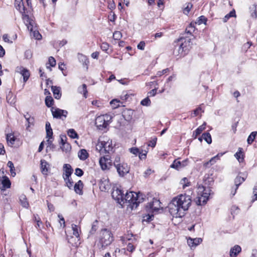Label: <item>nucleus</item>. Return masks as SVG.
<instances>
[{"mask_svg":"<svg viewBox=\"0 0 257 257\" xmlns=\"http://www.w3.org/2000/svg\"><path fill=\"white\" fill-rule=\"evenodd\" d=\"M191 202V197L190 195L181 194L174 198L170 203L169 212L174 217H182L190 206Z\"/></svg>","mask_w":257,"mask_h":257,"instance_id":"f257e3e1","label":"nucleus"},{"mask_svg":"<svg viewBox=\"0 0 257 257\" xmlns=\"http://www.w3.org/2000/svg\"><path fill=\"white\" fill-rule=\"evenodd\" d=\"M213 181L212 178H208L205 179L204 185H199L197 188L198 197L196 200V204L198 205H203L206 203L209 197L213 193L211 190L210 185H212Z\"/></svg>","mask_w":257,"mask_h":257,"instance_id":"f03ea898","label":"nucleus"},{"mask_svg":"<svg viewBox=\"0 0 257 257\" xmlns=\"http://www.w3.org/2000/svg\"><path fill=\"white\" fill-rule=\"evenodd\" d=\"M145 197L144 194L140 192L130 191L126 192L124 196V203H129L132 208H137L140 203L144 201Z\"/></svg>","mask_w":257,"mask_h":257,"instance_id":"7ed1b4c3","label":"nucleus"},{"mask_svg":"<svg viewBox=\"0 0 257 257\" xmlns=\"http://www.w3.org/2000/svg\"><path fill=\"white\" fill-rule=\"evenodd\" d=\"M23 20L33 37L37 40L41 39L42 36L38 31L36 24L33 18H30L28 15H23Z\"/></svg>","mask_w":257,"mask_h":257,"instance_id":"20e7f679","label":"nucleus"},{"mask_svg":"<svg viewBox=\"0 0 257 257\" xmlns=\"http://www.w3.org/2000/svg\"><path fill=\"white\" fill-rule=\"evenodd\" d=\"M112 117L110 115L105 114L97 116L95 119V125L100 130L105 128L111 121Z\"/></svg>","mask_w":257,"mask_h":257,"instance_id":"39448f33","label":"nucleus"},{"mask_svg":"<svg viewBox=\"0 0 257 257\" xmlns=\"http://www.w3.org/2000/svg\"><path fill=\"white\" fill-rule=\"evenodd\" d=\"M113 241V236L111 232L107 229H102L100 233L99 242L102 247L109 245Z\"/></svg>","mask_w":257,"mask_h":257,"instance_id":"423d86ee","label":"nucleus"},{"mask_svg":"<svg viewBox=\"0 0 257 257\" xmlns=\"http://www.w3.org/2000/svg\"><path fill=\"white\" fill-rule=\"evenodd\" d=\"M178 43L179 45L178 54H180L181 56H184L188 53L190 48V39H186L181 37L178 40Z\"/></svg>","mask_w":257,"mask_h":257,"instance_id":"0eeeda50","label":"nucleus"},{"mask_svg":"<svg viewBox=\"0 0 257 257\" xmlns=\"http://www.w3.org/2000/svg\"><path fill=\"white\" fill-rule=\"evenodd\" d=\"M114 165L115 167L117 172L120 176H123L125 174L128 173L130 171V168L127 164L125 163H117V160L114 161Z\"/></svg>","mask_w":257,"mask_h":257,"instance_id":"6e6552de","label":"nucleus"},{"mask_svg":"<svg viewBox=\"0 0 257 257\" xmlns=\"http://www.w3.org/2000/svg\"><path fill=\"white\" fill-rule=\"evenodd\" d=\"M99 163L102 170H109L112 165L110 157L108 155L100 157Z\"/></svg>","mask_w":257,"mask_h":257,"instance_id":"1a4fd4ad","label":"nucleus"},{"mask_svg":"<svg viewBox=\"0 0 257 257\" xmlns=\"http://www.w3.org/2000/svg\"><path fill=\"white\" fill-rule=\"evenodd\" d=\"M160 208H161L160 201L154 198L153 201L149 203L146 206L147 211L153 213L158 211Z\"/></svg>","mask_w":257,"mask_h":257,"instance_id":"9d476101","label":"nucleus"},{"mask_svg":"<svg viewBox=\"0 0 257 257\" xmlns=\"http://www.w3.org/2000/svg\"><path fill=\"white\" fill-rule=\"evenodd\" d=\"M96 149H99L100 152H102V150H103L105 152L109 153V152L111 151L112 149L111 142H109V141H102L101 142H99L96 146Z\"/></svg>","mask_w":257,"mask_h":257,"instance_id":"9b49d317","label":"nucleus"},{"mask_svg":"<svg viewBox=\"0 0 257 257\" xmlns=\"http://www.w3.org/2000/svg\"><path fill=\"white\" fill-rule=\"evenodd\" d=\"M112 197L120 204L124 203V194L120 189H116L112 192Z\"/></svg>","mask_w":257,"mask_h":257,"instance_id":"f8f14e48","label":"nucleus"},{"mask_svg":"<svg viewBox=\"0 0 257 257\" xmlns=\"http://www.w3.org/2000/svg\"><path fill=\"white\" fill-rule=\"evenodd\" d=\"M245 177L239 175L235 178L234 181V186L232 187L231 190V194L232 196L235 194L238 187L245 180Z\"/></svg>","mask_w":257,"mask_h":257,"instance_id":"ddd939ff","label":"nucleus"},{"mask_svg":"<svg viewBox=\"0 0 257 257\" xmlns=\"http://www.w3.org/2000/svg\"><path fill=\"white\" fill-rule=\"evenodd\" d=\"M16 72L22 75L23 77L24 82H26L28 80L30 75L29 71L22 66L17 67L16 69Z\"/></svg>","mask_w":257,"mask_h":257,"instance_id":"4468645a","label":"nucleus"},{"mask_svg":"<svg viewBox=\"0 0 257 257\" xmlns=\"http://www.w3.org/2000/svg\"><path fill=\"white\" fill-rule=\"evenodd\" d=\"M188 164V160L186 159L182 161H180L178 160H175L174 161L172 164L171 165V167L172 168L176 169L178 170L181 168L186 166Z\"/></svg>","mask_w":257,"mask_h":257,"instance_id":"2eb2a0df","label":"nucleus"},{"mask_svg":"<svg viewBox=\"0 0 257 257\" xmlns=\"http://www.w3.org/2000/svg\"><path fill=\"white\" fill-rule=\"evenodd\" d=\"M52 114L55 118H61L62 116L66 117L68 113L67 111L65 110L56 108L54 110H52Z\"/></svg>","mask_w":257,"mask_h":257,"instance_id":"dca6fc26","label":"nucleus"},{"mask_svg":"<svg viewBox=\"0 0 257 257\" xmlns=\"http://www.w3.org/2000/svg\"><path fill=\"white\" fill-rule=\"evenodd\" d=\"M202 241L201 238H192L189 237L187 239V243L191 248L195 247Z\"/></svg>","mask_w":257,"mask_h":257,"instance_id":"f3484780","label":"nucleus"},{"mask_svg":"<svg viewBox=\"0 0 257 257\" xmlns=\"http://www.w3.org/2000/svg\"><path fill=\"white\" fill-rule=\"evenodd\" d=\"M63 170L64 173L63 174V178L70 177L73 172L71 166L69 164H64Z\"/></svg>","mask_w":257,"mask_h":257,"instance_id":"a211bd4d","label":"nucleus"},{"mask_svg":"<svg viewBox=\"0 0 257 257\" xmlns=\"http://www.w3.org/2000/svg\"><path fill=\"white\" fill-rule=\"evenodd\" d=\"M15 5L17 10H18L22 14V17L23 16V15H26L25 14V8L24 6L23 0H15Z\"/></svg>","mask_w":257,"mask_h":257,"instance_id":"6ab92c4d","label":"nucleus"},{"mask_svg":"<svg viewBox=\"0 0 257 257\" xmlns=\"http://www.w3.org/2000/svg\"><path fill=\"white\" fill-rule=\"evenodd\" d=\"M83 187V184L81 180H79L74 186V190L75 192L79 194L82 195L83 194L82 189Z\"/></svg>","mask_w":257,"mask_h":257,"instance_id":"aec40b11","label":"nucleus"},{"mask_svg":"<svg viewBox=\"0 0 257 257\" xmlns=\"http://www.w3.org/2000/svg\"><path fill=\"white\" fill-rule=\"evenodd\" d=\"M241 250V247L238 245H235L233 247L231 248L230 250V256L231 257H236Z\"/></svg>","mask_w":257,"mask_h":257,"instance_id":"412c9836","label":"nucleus"},{"mask_svg":"<svg viewBox=\"0 0 257 257\" xmlns=\"http://www.w3.org/2000/svg\"><path fill=\"white\" fill-rule=\"evenodd\" d=\"M51 90L53 93L55 98L59 99L61 96V93L60 92V87L56 86H52L51 87Z\"/></svg>","mask_w":257,"mask_h":257,"instance_id":"4be33fe9","label":"nucleus"},{"mask_svg":"<svg viewBox=\"0 0 257 257\" xmlns=\"http://www.w3.org/2000/svg\"><path fill=\"white\" fill-rule=\"evenodd\" d=\"M133 113L134 111L131 109L125 110L122 112V116L126 120L130 121L133 117Z\"/></svg>","mask_w":257,"mask_h":257,"instance_id":"5701e85b","label":"nucleus"},{"mask_svg":"<svg viewBox=\"0 0 257 257\" xmlns=\"http://www.w3.org/2000/svg\"><path fill=\"white\" fill-rule=\"evenodd\" d=\"M46 138L53 139V131L49 122L46 123Z\"/></svg>","mask_w":257,"mask_h":257,"instance_id":"b1692460","label":"nucleus"},{"mask_svg":"<svg viewBox=\"0 0 257 257\" xmlns=\"http://www.w3.org/2000/svg\"><path fill=\"white\" fill-rule=\"evenodd\" d=\"M1 183L3 185V188L4 189L9 188H10L11 185L10 180L7 176L3 177L2 180L1 181Z\"/></svg>","mask_w":257,"mask_h":257,"instance_id":"393cba45","label":"nucleus"},{"mask_svg":"<svg viewBox=\"0 0 257 257\" xmlns=\"http://www.w3.org/2000/svg\"><path fill=\"white\" fill-rule=\"evenodd\" d=\"M78 156L81 160L84 161L88 158L89 155L86 150L81 149L78 152Z\"/></svg>","mask_w":257,"mask_h":257,"instance_id":"a878e982","label":"nucleus"},{"mask_svg":"<svg viewBox=\"0 0 257 257\" xmlns=\"http://www.w3.org/2000/svg\"><path fill=\"white\" fill-rule=\"evenodd\" d=\"M99 188L101 191H106L108 190L109 188V185L108 184V181L106 180L104 181L101 180L99 183Z\"/></svg>","mask_w":257,"mask_h":257,"instance_id":"bb28decb","label":"nucleus"},{"mask_svg":"<svg viewBox=\"0 0 257 257\" xmlns=\"http://www.w3.org/2000/svg\"><path fill=\"white\" fill-rule=\"evenodd\" d=\"M48 166L49 165L45 160H42L41 161V172L44 175H46L48 171Z\"/></svg>","mask_w":257,"mask_h":257,"instance_id":"cd10ccee","label":"nucleus"},{"mask_svg":"<svg viewBox=\"0 0 257 257\" xmlns=\"http://www.w3.org/2000/svg\"><path fill=\"white\" fill-rule=\"evenodd\" d=\"M7 143L9 146H12L15 142L16 138L13 134H8L6 135Z\"/></svg>","mask_w":257,"mask_h":257,"instance_id":"c85d7f7f","label":"nucleus"},{"mask_svg":"<svg viewBox=\"0 0 257 257\" xmlns=\"http://www.w3.org/2000/svg\"><path fill=\"white\" fill-rule=\"evenodd\" d=\"M206 123L204 122L203 124L199 126L193 133V136L194 137V138H196V137L199 135L205 128Z\"/></svg>","mask_w":257,"mask_h":257,"instance_id":"c756f323","label":"nucleus"},{"mask_svg":"<svg viewBox=\"0 0 257 257\" xmlns=\"http://www.w3.org/2000/svg\"><path fill=\"white\" fill-rule=\"evenodd\" d=\"M24 116L25 117V119H26L28 125L27 126V130L28 129L29 127L31 126L32 125H34V118L33 117H31L30 116H28V114L26 115H24Z\"/></svg>","mask_w":257,"mask_h":257,"instance_id":"7c9ffc66","label":"nucleus"},{"mask_svg":"<svg viewBox=\"0 0 257 257\" xmlns=\"http://www.w3.org/2000/svg\"><path fill=\"white\" fill-rule=\"evenodd\" d=\"M20 201L24 207L28 208L29 207V204L25 195H21L20 197Z\"/></svg>","mask_w":257,"mask_h":257,"instance_id":"2f4dec72","label":"nucleus"},{"mask_svg":"<svg viewBox=\"0 0 257 257\" xmlns=\"http://www.w3.org/2000/svg\"><path fill=\"white\" fill-rule=\"evenodd\" d=\"M78 90L79 93H83L84 97H87V90L86 84H83L81 86L78 88Z\"/></svg>","mask_w":257,"mask_h":257,"instance_id":"473e14b6","label":"nucleus"},{"mask_svg":"<svg viewBox=\"0 0 257 257\" xmlns=\"http://www.w3.org/2000/svg\"><path fill=\"white\" fill-rule=\"evenodd\" d=\"M203 139L208 144H210L212 142V139L210 134L209 133H204L202 134Z\"/></svg>","mask_w":257,"mask_h":257,"instance_id":"72a5a7b5","label":"nucleus"},{"mask_svg":"<svg viewBox=\"0 0 257 257\" xmlns=\"http://www.w3.org/2000/svg\"><path fill=\"white\" fill-rule=\"evenodd\" d=\"M257 132H253L250 134L247 140V142L248 144L250 145L252 143L255 138Z\"/></svg>","mask_w":257,"mask_h":257,"instance_id":"f704fd0d","label":"nucleus"},{"mask_svg":"<svg viewBox=\"0 0 257 257\" xmlns=\"http://www.w3.org/2000/svg\"><path fill=\"white\" fill-rule=\"evenodd\" d=\"M68 135L72 139H78V136L74 129H69L67 132Z\"/></svg>","mask_w":257,"mask_h":257,"instance_id":"c9c22d12","label":"nucleus"},{"mask_svg":"<svg viewBox=\"0 0 257 257\" xmlns=\"http://www.w3.org/2000/svg\"><path fill=\"white\" fill-rule=\"evenodd\" d=\"M63 179L66 183V186L70 189H71L72 188V187H73V182L72 180V179L71 178H70V177H68V178L67 177H65V178H63Z\"/></svg>","mask_w":257,"mask_h":257,"instance_id":"e433bc0d","label":"nucleus"},{"mask_svg":"<svg viewBox=\"0 0 257 257\" xmlns=\"http://www.w3.org/2000/svg\"><path fill=\"white\" fill-rule=\"evenodd\" d=\"M72 229L73 230V235L76 237L79 238V230H78V227L77 225L72 224Z\"/></svg>","mask_w":257,"mask_h":257,"instance_id":"4c0bfd02","label":"nucleus"},{"mask_svg":"<svg viewBox=\"0 0 257 257\" xmlns=\"http://www.w3.org/2000/svg\"><path fill=\"white\" fill-rule=\"evenodd\" d=\"M54 100L51 96H46L45 98V103L47 106L50 107L53 104Z\"/></svg>","mask_w":257,"mask_h":257,"instance_id":"58836bf2","label":"nucleus"},{"mask_svg":"<svg viewBox=\"0 0 257 257\" xmlns=\"http://www.w3.org/2000/svg\"><path fill=\"white\" fill-rule=\"evenodd\" d=\"M242 149L241 148H239L238 149V151L237 152H236L234 155L235 157L236 158V159L239 162H241L243 160V158L241 159V155H242Z\"/></svg>","mask_w":257,"mask_h":257,"instance_id":"ea45409f","label":"nucleus"},{"mask_svg":"<svg viewBox=\"0 0 257 257\" xmlns=\"http://www.w3.org/2000/svg\"><path fill=\"white\" fill-rule=\"evenodd\" d=\"M120 101L116 99H113L110 102V104L113 108H115L119 107L120 106Z\"/></svg>","mask_w":257,"mask_h":257,"instance_id":"a19ab883","label":"nucleus"},{"mask_svg":"<svg viewBox=\"0 0 257 257\" xmlns=\"http://www.w3.org/2000/svg\"><path fill=\"white\" fill-rule=\"evenodd\" d=\"M8 166L10 168L11 175L13 176H15L16 175V173L15 172V167L13 162L11 161H9L8 163Z\"/></svg>","mask_w":257,"mask_h":257,"instance_id":"79ce46f5","label":"nucleus"},{"mask_svg":"<svg viewBox=\"0 0 257 257\" xmlns=\"http://www.w3.org/2000/svg\"><path fill=\"white\" fill-rule=\"evenodd\" d=\"M206 21L207 19L205 18V17L204 16H201L198 18L196 24H198V25H201L203 23L205 24Z\"/></svg>","mask_w":257,"mask_h":257,"instance_id":"37998d69","label":"nucleus"},{"mask_svg":"<svg viewBox=\"0 0 257 257\" xmlns=\"http://www.w3.org/2000/svg\"><path fill=\"white\" fill-rule=\"evenodd\" d=\"M122 37V34L119 31H115L113 34V38L114 40H119Z\"/></svg>","mask_w":257,"mask_h":257,"instance_id":"c03bdc74","label":"nucleus"},{"mask_svg":"<svg viewBox=\"0 0 257 257\" xmlns=\"http://www.w3.org/2000/svg\"><path fill=\"white\" fill-rule=\"evenodd\" d=\"M194 26L192 23H191L190 24L189 26L186 28V32L187 33L191 34L192 32L194 31Z\"/></svg>","mask_w":257,"mask_h":257,"instance_id":"a18cd8bd","label":"nucleus"},{"mask_svg":"<svg viewBox=\"0 0 257 257\" xmlns=\"http://www.w3.org/2000/svg\"><path fill=\"white\" fill-rule=\"evenodd\" d=\"M180 183L183 186V187L190 185V182L188 181V179L186 177L183 178L181 180Z\"/></svg>","mask_w":257,"mask_h":257,"instance_id":"49530a36","label":"nucleus"},{"mask_svg":"<svg viewBox=\"0 0 257 257\" xmlns=\"http://www.w3.org/2000/svg\"><path fill=\"white\" fill-rule=\"evenodd\" d=\"M141 104L144 106H148L151 103V101L148 97H147L141 101Z\"/></svg>","mask_w":257,"mask_h":257,"instance_id":"de8ad7c7","label":"nucleus"},{"mask_svg":"<svg viewBox=\"0 0 257 257\" xmlns=\"http://www.w3.org/2000/svg\"><path fill=\"white\" fill-rule=\"evenodd\" d=\"M75 174L78 177H81L83 175V171L80 168H76L75 170Z\"/></svg>","mask_w":257,"mask_h":257,"instance_id":"09e8293b","label":"nucleus"},{"mask_svg":"<svg viewBox=\"0 0 257 257\" xmlns=\"http://www.w3.org/2000/svg\"><path fill=\"white\" fill-rule=\"evenodd\" d=\"M157 138L155 137L153 139L149 142V144H148L149 146H151L152 148H154L156 145Z\"/></svg>","mask_w":257,"mask_h":257,"instance_id":"8fccbe9b","label":"nucleus"},{"mask_svg":"<svg viewBox=\"0 0 257 257\" xmlns=\"http://www.w3.org/2000/svg\"><path fill=\"white\" fill-rule=\"evenodd\" d=\"M147 151H144V152L139 153V157L141 160L145 159L147 157Z\"/></svg>","mask_w":257,"mask_h":257,"instance_id":"3c124183","label":"nucleus"},{"mask_svg":"<svg viewBox=\"0 0 257 257\" xmlns=\"http://www.w3.org/2000/svg\"><path fill=\"white\" fill-rule=\"evenodd\" d=\"M49 63L50 64L51 66H55L56 65L55 59L53 57H50L49 58Z\"/></svg>","mask_w":257,"mask_h":257,"instance_id":"603ef678","label":"nucleus"},{"mask_svg":"<svg viewBox=\"0 0 257 257\" xmlns=\"http://www.w3.org/2000/svg\"><path fill=\"white\" fill-rule=\"evenodd\" d=\"M130 151L131 153L137 155L138 154H139L140 150L137 148H132L130 149Z\"/></svg>","mask_w":257,"mask_h":257,"instance_id":"864d4df0","label":"nucleus"},{"mask_svg":"<svg viewBox=\"0 0 257 257\" xmlns=\"http://www.w3.org/2000/svg\"><path fill=\"white\" fill-rule=\"evenodd\" d=\"M145 45L144 41H141L138 45L137 48L138 49L144 50L145 49Z\"/></svg>","mask_w":257,"mask_h":257,"instance_id":"5fc2aeb1","label":"nucleus"},{"mask_svg":"<svg viewBox=\"0 0 257 257\" xmlns=\"http://www.w3.org/2000/svg\"><path fill=\"white\" fill-rule=\"evenodd\" d=\"M135 246L133 245L132 243H128L126 248L127 251L133 252L135 250Z\"/></svg>","mask_w":257,"mask_h":257,"instance_id":"6e6d98bb","label":"nucleus"},{"mask_svg":"<svg viewBox=\"0 0 257 257\" xmlns=\"http://www.w3.org/2000/svg\"><path fill=\"white\" fill-rule=\"evenodd\" d=\"M219 159V154L217 155L216 156H214V157L212 158L210 160L209 162L210 163V165H212L216 162V160Z\"/></svg>","mask_w":257,"mask_h":257,"instance_id":"4d7b16f0","label":"nucleus"},{"mask_svg":"<svg viewBox=\"0 0 257 257\" xmlns=\"http://www.w3.org/2000/svg\"><path fill=\"white\" fill-rule=\"evenodd\" d=\"M168 71H169V69L168 68H166V69H165L163 70L162 71H158L157 73L156 76H161L162 75H163V74L166 73L167 72H168Z\"/></svg>","mask_w":257,"mask_h":257,"instance_id":"13d9d810","label":"nucleus"},{"mask_svg":"<svg viewBox=\"0 0 257 257\" xmlns=\"http://www.w3.org/2000/svg\"><path fill=\"white\" fill-rule=\"evenodd\" d=\"M252 9L253 10L254 12L251 13V17L256 18L257 17V6L255 5L253 6Z\"/></svg>","mask_w":257,"mask_h":257,"instance_id":"bf43d9fd","label":"nucleus"},{"mask_svg":"<svg viewBox=\"0 0 257 257\" xmlns=\"http://www.w3.org/2000/svg\"><path fill=\"white\" fill-rule=\"evenodd\" d=\"M100 47L103 51H107L108 49L109 45L107 43H102Z\"/></svg>","mask_w":257,"mask_h":257,"instance_id":"052dcab7","label":"nucleus"},{"mask_svg":"<svg viewBox=\"0 0 257 257\" xmlns=\"http://www.w3.org/2000/svg\"><path fill=\"white\" fill-rule=\"evenodd\" d=\"M234 16H235V12L234 11H231L228 14L225 16L224 18V22L226 21V20L228 19L229 18L232 17Z\"/></svg>","mask_w":257,"mask_h":257,"instance_id":"680f3d73","label":"nucleus"},{"mask_svg":"<svg viewBox=\"0 0 257 257\" xmlns=\"http://www.w3.org/2000/svg\"><path fill=\"white\" fill-rule=\"evenodd\" d=\"M200 111L203 112L204 111L202 110V108L201 107H197L196 109H195L194 110V116H196L198 115L199 114Z\"/></svg>","mask_w":257,"mask_h":257,"instance_id":"e2e57ef3","label":"nucleus"},{"mask_svg":"<svg viewBox=\"0 0 257 257\" xmlns=\"http://www.w3.org/2000/svg\"><path fill=\"white\" fill-rule=\"evenodd\" d=\"M130 97V95L125 92L123 93L120 96V98L123 100H127Z\"/></svg>","mask_w":257,"mask_h":257,"instance_id":"0e129e2a","label":"nucleus"},{"mask_svg":"<svg viewBox=\"0 0 257 257\" xmlns=\"http://www.w3.org/2000/svg\"><path fill=\"white\" fill-rule=\"evenodd\" d=\"M58 217L60 219L59 222L60 223V225H61L62 223L63 224V227H65V222L64 217L62 216V215L59 214L58 215Z\"/></svg>","mask_w":257,"mask_h":257,"instance_id":"69168bd1","label":"nucleus"},{"mask_svg":"<svg viewBox=\"0 0 257 257\" xmlns=\"http://www.w3.org/2000/svg\"><path fill=\"white\" fill-rule=\"evenodd\" d=\"M192 7V5L190 3L188 4L187 7L184 10V13L188 14L190 12V8Z\"/></svg>","mask_w":257,"mask_h":257,"instance_id":"338daca9","label":"nucleus"},{"mask_svg":"<svg viewBox=\"0 0 257 257\" xmlns=\"http://www.w3.org/2000/svg\"><path fill=\"white\" fill-rule=\"evenodd\" d=\"M253 194L256 200H257V183L254 186L253 189Z\"/></svg>","mask_w":257,"mask_h":257,"instance_id":"774afa93","label":"nucleus"}]
</instances>
